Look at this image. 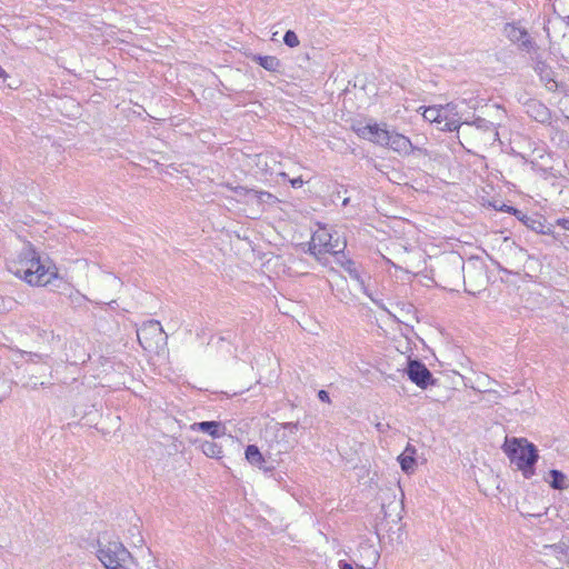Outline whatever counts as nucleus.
<instances>
[{
	"mask_svg": "<svg viewBox=\"0 0 569 569\" xmlns=\"http://www.w3.org/2000/svg\"><path fill=\"white\" fill-rule=\"evenodd\" d=\"M503 447L511 463L522 472L525 478H531L539 458L536 446L526 438H512L511 440L507 439Z\"/></svg>",
	"mask_w": 569,
	"mask_h": 569,
	"instance_id": "f257e3e1",
	"label": "nucleus"
},
{
	"mask_svg": "<svg viewBox=\"0 0 569 569\" xmlns=\"http://www.w3.org/2000/svg\"><path fill=\"white\" fill-rule=\"evenodd\" d=\"M347 242L335 232L331 233L327 228H319L312 233L309 242V252L320 259L321 254H338L346 249Z\"/></svg>",
	"mask_w": 569,
	"mask_h": 569,
	"instance_id": "f03ea898",
	"label": "nucleus"
},
{
	"mask_svg": "<svg viewBox=\"0 0 569 569\" xmlns=\"http://www.w3.org/2000/svg\"><path fill=\"white\" fill-rule=\"evenodd\" d=\"M140 346L148 352H159L167 346V335L157 320H149L142 323L137 330Z\"/></svg>",
	"mask_w": 569,
	"mask_h": 569,
	"instance_id": "7ed1b4c3",
	"label": "nucleus"
},
{
	"mask_svg": "<svg viewBox=\"0 0 569 569\" xmlns=\"http://www.w3.org/2000/svg\"><path fill=\"white\" fill-rule=\"evenodd\" d=\"M34 252L36 250L33 247L28 243L17 258L7 263V268L12 274L24 280L29 284H37L38 282L43 281V278L34 276L30 272V269H28L30 261H32V257H34Z\"/></svg>",
	"mask_w": 569,
	"mask_h": 569,
	"instance_id": "20e7f679",
	"label": "nucleus"
},
{
	"mask_svg": "<svg viewBox=\"0 0 569 569\" xmlns=\"http://www.w3.org/2000/svg\"><path fill=\"white\" fill-rule=\"evenodd\" d=\"M98 558L106 569H110L117 563H124L129 557V551L120 541L100 542L97 551Z\"/></svg>",
	"mask_w": 569,
	"mask_h": 569,
	"instance_id": "39448f33",
	"label": "nucleus"
},
{
	"mask_svg": "<svg viewBox=\"0 0 569 569\" xmlns=\"http://www.w3.org/2000/svg\"><path fill=\"white\" fill-rule=\"evenodd\" d=\"M379 144L389 147L400 156H409L416 150L408 137L395 131H389L387 128L380 133Z\"/></svg>",
	"mask_w": 569,
	"mask_h": 569,
	"instance_id": "423d86ee",
	"label": "nucleus"
},
{
	"mask_svg": "<svg viewBox=\"0 0 569 569\" xmlns=\"http://www.w3.org/2000/svg\"><path fill=\"white\" fill-rule=\"evenodd\" d=\"M503 34L513 43L530 52L535 48V41L529 36L528 31L515 22L506 23L503 27Z\"/></svg>",
	"mask_w": 569,
	"mask_h": 569,
	"instance_id": "0eeeda50",
	"label": "nucleus"
},
{
	"mask_svg": "<svg viewBox=\"0 0 569 569\" xmlns=\"http://www.w3.org/2000/svg\"><path fill=\"white\" fill-rule=\"evenodd\" d=\"M407 375L413 383L422 389L435 383V379L429 369L418 360H410L408 362Z\"/></svg>",
	"mask_w": 569,
	"mask_h": 569,
	"instance_id": "6e6552de",
	"label": "nucleus"
},
{
	"mask_svg": "<svg viewBox=\"0 0 569 569\" xmlns=\"http://www.w3.org/2000/svg\"><path fill=\"white\" fill-rule=\"evenodd\" d=\"M28 269H30V272L34 276L43 278V281L38 282L36 286H47L52 279L57 278L56 267L47 266L41 261L37 251L34 252V257H32V261H30Z\"/></svg>",
	"mask_w": 569,
	"mask_h": 569,
	"instance_id": "1a4fd4ad",
	"label": "nucleus"
},
{
	"mask_svg": "<svg viewBox=\"0 0 569 569\" xmlns=\"http://www.w3.org/2000/svg\"><path fill=\"white\" fill-rule=\"evenodd\" d=\"M535 71L540 77V80L546 83L548 89L553 90L558 87L555 80V71L545 60L536 58Z\"/></svg>",
	"mask_w": 569,
	"mask_h": 569,
	"instance_id": "9d476101",
	"label": "nucleus"
},
{
	"mask_svg": "<svg viewBox=\"0 0 569 569\" xmlns=\"http://www.w3.org/2000/svg\"><path fill=\"white\" fill-rule=\"evenodd\" d=\"M463 123L466 126H475L476 129H478L485 133H488V138L491 139L492 141H496L499 139V132H498L497 126L491 121H488L483 118L477 117L472 121L466 120V121H463Z\"/></svg>",
	"mask_w": 569,
	"mask_h": 569,
	"instance_id": "9b49d317",
	"label": "nucleus"
},
{
	"mask_svg": "<svg viewBox=\"0 0 569 569\" xmlns=\"http://www.w3.org/2000/svg\"><path fill=\"white\" fill-rule=\"evenodd\" d=\"M416 453L417 449L408 443L405 451L398 457L401 469L406 473H412L415 471L417 467Z\"/></svg>",
	"mask_w": 569,
	"mask_h": 569,
	"instance_id": "f8f14e48",
	"label": "nucleus"
},
{
	"mask_svg": "<svg viewBox=\"0 0 569 569\" xmlns=\"http://www.w3.org/2000/svg\"><path fill=\"white\" fill-rule=\"evenodd\" d=\"M385 129H386V124H383V127H380L377 123L366 124V126L358 127L356 129V133L362 139H367L373 143L379 144L380 133H382L385 131Z\"/></svg>",
	"mask_w": 569,
	"mask_h": 569,
	"instance_id": "ddd939ff",
	"label": "nucleus"
},
{
	"mask_svg": "<svg viewBox=\"0 0 569 569\" xmlns=\"http://www.w3.org/2000/svg\"><path fill=\"white\" fill-rule=\"evenodd\" d=\"M527 113L538 122H547L550 119L549 109L539 101H531L527 104Z\"/></svg>",
	"mask_w": 569,
	"mask_h": 569,
	"instance_id": "4468645a",
	"label": "nucleus"
},
{
	"mask_svg": "<svg viewBox=\"0 0 569 569\" xmlns=\"http://www.w3.org/2000/svg\"><path fill=\"white\" fill-rule=\"evenodd\" d=\"M193 430L207 432L213 438H219L224 435V427L218 421H202L192 426Z\"/></svg>",
	"mask_w": 569,
	"mask_h": 569,
	"instance_id": "2eb2a0df",
	"label": "nucleus"
},
{
	"mask_svg": "<svg viewBox=\"0 0 569 569\" xmlns=\"http://www.w3.org/2000/svg\"><path fill=\"white\" fill-rule=\"evenodd\" d=\"M569 546L565 542L545 545L540 551L545 557L553 556L559 562H562L567 557Z\"/></svg>",
	"mask_w": 569,
	"mask_h": 569,
	"instance_id": "dca6fc26",
	"label": "nucleus"
},
{
	"mask_svg": "<svg viewBox=\"0 0 569 569\" xmlns=\"http://www.w3.org/2000/svg\"><path fill=\"white\" fill-rule=\"evenodd\" d=\"M252 60L257 62L260 67L271 72H279L281 68L280 60L274 56H260L256 54L252 57Z\"/></svg>",
	"mask_w": 569,
	"mask_h": 569,
	"instance_id": "f3484780",
	"label": "nucleus"
},
{
	"mask_svg": "<svg viewBox=\"0 0 569 569\" xmlns=\"http://www.w3.org/2000/svg\"><path fill=\"white\" fill-rule=\"evenodd\" d=\"M339 263L343 268V270L348 272V274L360 284V287H365V281L361 278L359 268L357 267L355 261H352L351 259L343 258L341 260L339 259Z\"/></svg>",
	"mask_w": 569,
	"mask_h": 569,
	"instance_id": "a211bd4d",
	"label": "nucleus"
},
{
	"mask_svg": "<svg viewBox=\"0 0 569 569\" xmlns=\"http://www.w3.org/2000/svg\"><path fill=\"white\" fill-rule=\"evenodd\" d=\"M246 459L253 466L263 468L264 470H269V468L262 466V463L264 462V458L260 452L259 448L254 445H249L246 448Z\"/></svg>",
	"mask_w": 569,
	"mask_h": 569,
	"instance_id": "6ab92c4d",
	"label": "nucleus"
},
{
	"mask_svg": "<svg viewBox=\"0 0 569 569\" xmlns=\"http://www.w3.org/2000/svg\"><path fill=\"white\" fill-rule=\"evenodd\" d=\"M462 124L465 123L460 121L458 113L453 110L445 114L443 123L439 129L442 131H453L459 129Z\"/></svg>",
	"mask_w": 569,
	"mask_h": 569,
	"instance_id": "aec40b11",
	"label": "nucleus"
},
{
	"mask_svg": "<svg viewBox=\"0 0 569 569\" xmlns=\"http://www.w3.org/2000/svg\"><path fill=\"white\" fill-rule=\"evenodd\" d=\"M549 476L551 478V480H549V485L551 488L557 489V490H562V489L568 488L567 477L563 472L552 469L549 471Z\"/></svg>",
	"mask_w": 569,
	"mask_h": 569,
	"instance_id": "412c9836",
	"label": "nucleus"
},
{
	"mask_svg": "<svg viewBox=\"0 0 569 569\" xmlns=\"http://www.w3.org/2000/svg\"><path fill=\"white\" fill-rule=\"evenodd\" d=\"M202 452L209 458H221L222 457V448L218 443L213 441H203L201 443Z\"/></svg>",
	"mask_w": 569,
	"mask_h": 569,
	"instance_id": "4be33fe9",
	"label": "nucleus"
},
{
	"mask_svg": "<svg viewBox=\"0 0 569 569\" xmlns=\"http://www.w3.org/2000/svg\"><path fill=\"white\" fill-rule=\"evenodd\" d=\"M439 112H443L442 106L427 107V108H425V110L422 112V117L427 121L433 123L435 121L439 120Z\"/></svg>",
	"mask_w": 569,
	"mask_h": 569,
	"instance_id": "5701e85b",
	"label": "nucleus"
},
{
	"mask_svg": "<svg viewBox=\"0 0 569 569\" xmlns=\"http://www.w3.org/2000/svg\"><path fill=\"white\" fill-rule=\"evenodd\" d=\"M101 284L116 291L121 287V280L113 274H104L101 279Z\"/></svg>",
	"mask_w": 569,
	"mask_h": 569,
	"instance_id": "b1692460",
	"label": "nucleus"
},
{
	"mask_svg": "<svg viewBox=\"0 0 569 569\" xmlns=\"http://www.w3.org/2000/svg\"><path fill=\"white\" fill-rule=\"evenodd\" d=\"M283 42L290 47V48H296L299 46L300 41L298 39V36L296 34L295 31L292 30H288L286 31L284 36H283Z\"/></svg>",
	"mask_w": 569,
	"mask_h": 569,
	"instance_id": "393cba45",
	"label": "nucleus"
},
{
	"mask_svg": "<svg viewBox=\"0 0 569 569\" xmlns=\"http://www.w3.org/2000/svg\"><path fill=\"white\" fill-rule=\"evenodd\" d=\"M472 274L480 276L481 278H483V277H485V273H483L482 269H479V270H476V269L470 270V269H468V273H467V276H466V274H463V278H465V286H467V283H468V282H467V281H468V280H467V277H468V279L470 280V278H471V276H472ZM466 291H467V292H469V293H472V295H475V293H476V290H475V289H472V288H468V287H466Z\"/></svg>",
	"mask_w": 569,
	"mask_h": 569,
	"instance_id": "a878e982",
	"label": "nucleus"
},
{
	"mask_svg": "<svg viewBox=\"0 0 569 569\" xmlns=\"http://www.w3.org/2000/svg\"><path fill=\"white\" fill-rule=\"evenodd\" d=\"M442 110L443 112H439V120L435 121V123H437L439 127H441V124L443 123V119H445V114H447L448 112H451L455 110V107L452 104H447V106H442Z\"/></svg>",
	"mask_w": 569,
	"mask_h": 569,
	"instance_id": "bb28decb",
	"label": "nucleus"
},
{
	"mask_svg": "<svg viewBox=\"0 0 569 569\" xmlns=\"http://www.w3.org/2000/svg\"><path fill=\"white\" fill-rule=\"evenodd\" d=\"M69 298H70L71 302H73L76 305H81L84 300H87V298L83 295H81L79 291L71 292Z\"/></svg>",
	"mask_w": 569,
	"mask_h": 569,
	"instance_id": "cd10ccee",
	"label": "nucleus"
},
{
	"mask_svg": "<svg viewBox=\"0 0 569 569\" xmlns=\"http://www.w3.org/2000/svg\"><path fill=\"white\" fill-rule=\"evenodd\" d=\"M48 383H46L44 381H39L38 378L36 376H30L28 382H27V386H30L32 389H37L39 386H47Z\"/></svg>",
	"mask_w": 569,
	"mask_h": 569,
	"instance_id": "c85d7f7f",
	"label": "nucleus"
},
{
	"mask_svg": "<svg viewBox=\"0 0 569 569\" xmlns=\"http://www.w3.org/2000/svg\"><path fill=\"white\" fill-rule=\"evenodd\" d=\"M257 198L261 201H266L267 199L273 198V196L269 192L261 191V192H254Z\"/></svg>",
	"mask_w": 569,
	"mask_h": 569,
	"instance_id": "c756f323",
	"label": "nucleus"
},
{
	"mask_svg": "<svg viewBox=\"0 0 569 569\" xmlns=\"http://www.w3.org/2000/svg\"><path fill=\"white\" fill-rule=\"evenodd\" d=\"M318 398L322 401V402H330V397H329V393L326 391V390H320L318 392Z\"/></svg>",
	"mask_w": 569,
	"mask_h": 569,
	"instance_id": "7c9ffc66",
	"label": "nucleus"
},
{
	"mask_svg": "<svg viewBox=\"0 0 569 569\" xmlns=\"http://www.w3.org/2000/svg\"><path fill=\"white\" fill-rule=\"evenodd\" d=\"M23 355H26L28 357L27 361L36 362L38 360H41V356L37 355V353L23 352Z\"/></svg>",
	"mask_w": 569,
	"mask_h": 569,
	"instance_id": "2f4dec72",
	"label": "nucleus"
},
{
	"mask_svg": "<svg viewBox=\"0 0 569 569\" xmlns=\"http://www.w3.org/2000/svg\"><path fill=\"white\" fill-rule=\"evenodd\" d=\"M338 568L339 569H353V566L351 562H348L346 560H339Z\"/></svg>",
	"mask_w": 569,
	"mask_h": 569,
	"instance_id": "473e14b6",
	"label": "nucleus"
},
{
	"mask_svg": "<svg viewBox=\"0 0 569 569\" xmlns=\"http://www.w3.org/2000/svg\"><path fill=\"white\" fill-rule=\"evenodd\" d=\"M290 183L293 188H300L303 184V180L300 177H298V178L291 179Z\"/></svg>",
	"mask_w": 569,
	"mask_h": 569,
	"instance_id": "72a5a7b5",
	"label": "nucleus"
},
{
	"mask_svg": "<svg viewBox=\"0 0 569 569\" xmlns=\"http://www.w3.org/2000/svg\"><path fill=\"white\" fill-rule=\"evenodd\" d=\"M299 423L298 422H288L284 425L286 429H289L290 431L297 430Z\"/></svg>",
	"mask_w": 569,
	"mask_h": 569,
	"instance_id": "f704fd0d",
	"label": "nucleus"
},
{
	"mask_svg": "<svg viewBox=\"0 0 569 569\" xmlns=\"http://www.w3.org/2000/svg\"><path fill=\"white\" fill-rule=\"evenodd\" d=\"M455 264H456L457 271H459V269H460V268H461L462 270H465V269H463V263H462V261H461V259H460V258H456Z\"/></svg>",
	"mask_w": 569,
	"mask_h": 569,
	"instance_id": "c9c22d12",
	"label": "nucleus"
},
{
	"mask_svg": "<svg viewBox=\"0 0 569 569\" xmlns=\"http://www.w3.org/2000/svg\"><path fill=\"white\" fill-rule=\"evenodd\" d=\"M8 78V73L6 72V70L0 67V79H7Z\"/></svg>",
	"mask_w": 569,
	"mask_h": 569,
	"instance_id": "e433bc0d",
	"label": "nucleus"
},
{
	"mask_svg": "<svg viewBox=\"0 0 569 569\" xmlns=\"http://www.w3.org/2000/svg\"><path fill=\"white\" fill-rule=\"evenodd\" d=\"M349 202H350V198L349 197H346V198L342 199V206L343 207L348 206Z\"/></svg>",
	"mask_w": 569,
	"mask_h": 569,
	"instance_id": "4c0bfd02",
	"label": "nucleus"
},
{
	"mask_svg": "<svg viewBox=\"0 0 569 569\" xmlns=\"http://www.w3.org/2000/svg\"><path fill=\"white\" fill-rule=\"evenodd\" d=\"M511 210L516 211V209H513L512 207H507V211H511Z\"/></svg>",
	"mask_w": 569,
	"mask_h": 569,
	"instance_id": "58836bf2",
	"label": "nucleus"
},
{
	"mask_svg": "<svg viewBox=\"0 0 569 569\" xmlns=\"http://www.w3.org/2000/svg\"><path fill=\"white\" fill-rule=\"evenodd\" d=\"M567 230H569V221H568V227H567Z\"/></svg>",
	"mask_w": 569,
	"mask_h": 569,
	"instance_id": "ea45409f",
	"label": "nucleus"
},
{
	"mask_svg": "<svg viewBox=\"0 0 569 569\" xmlns=\"http://www.w3.org/2000/svg\"><path fill=\"white\" fill-rule=\"evenodd\" d=\"M567 230H569V221H568V227H567Z\"/></svg>",
	"mask_w": 569,
	"mask_h": 569,
	"instance_id": "a19ab883",
	"label": "nucleus"
},
{
	"mask_svg": "<svg viewBox=\"0 0 569 569\" xmlns=\"http://www.w3.org/2000/svg\"><path fill=\"white\" fill-rule=\"evenodd\" d=\"M567 230H569V221H568V227H567Z\"/></svg>",
	"mask_w": 569,
	"mask_h": 569,
	"instance_id": "79ce46f5",
	"label": "nucleus"
}]
</instances>
